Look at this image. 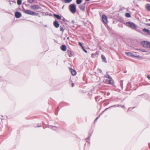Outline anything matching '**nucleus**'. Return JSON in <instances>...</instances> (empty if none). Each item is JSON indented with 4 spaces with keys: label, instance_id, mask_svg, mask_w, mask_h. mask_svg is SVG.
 <instances>
[{
    "label": "nucleus",
    "instance_id": "obj_1",
    "mask_svg": "<svg viewBox=\"0 0 150 150\" xmlns=\"http://www.w3.org/2000/svg\"><path fill=\"white\" fill-rule=\"evenodd\" d=\"M69 9L72 13H74L76 11V5L74 4H70L69 7Z\"/></svg>",
    "mask_w": 150,
    "mask_h": 150
},
{
    "label": "nucleus",
    "instance_id": "obj_2",
    "mask_svg": "<svg viewBox=\"0 0 150 150\" xmlns=\"http://www.w3.org/2000/svg\"><path fill=\"white\" fill-rule=\"evenodd\" d=\"M106 77L108 78V79H106L104 81V82L108 84H113L114 82L112 78L110 77L109 78V76H108V77L106 76Z\"/></svg>",
    "mask_w": 150,
    "mask_h": 150
},
{
    "label": "nucleus",
    "instance_id": "obj_3",
    "mask_svg": "<svg viewBox=\"0 0 150 150\" xmlns=\"http://www.w3.org/2000/svg\"><path fill=\"white\" fill-rule=\"evenodd\" d=\"M127 26L131 28L134 29L136 28V26L132 22H128L126 23Z\"/></svg>",
    "mask_w": 150,
    "mask_h": 150
},
{
    "label": "nucleus",
    "instance_id": "obj_4",
    "mask_svg": "<svg viewBox=\"0 0 150 150\" xmlns=\"http://www.w3.org/2000/svg\"><path fill=\"white\" fill-rule=\"evenodd\" d=\"M25 13L26 14H29L32 16L37 15V14L35 12L28 10L25 11Z\"/></svg>",
    "mask_w": 150,
    "mask_h": 150
},
{
    "label": "nucleus",
    "instance_id": "obj_5",
    "mask_svg": "<svg viewBox=\"0 0 150 150\" xmlns=\"http://www.w3.org/2000/svg\"><path fill=\"white\" fill-rule=\"evenodd\" d=\"M102 21L104 24H107L108 22V18L105 15H102Z\"/></svg>",
    "mask_w": 150,
    "mask_h": 150
},
{
    "label": "nucleus",
    "instance_id": "obj_6",
    "mask_svg": "<svg viewBox=\"0 0 150 150\" xmlns=\"http://www.w3.org/2000/svg\"><path fill=\"white\" fill-rule=\"evenodd\" d=\"M30 8L34 10H37L39 9L40 7L38 5H33L30 6Z\"/></svg>",
    "mask_w": 150,
    "mask_h": 150
},
{
    "label": "nucleus",
    "instance_id": "obj_7",
    "mask_svg": "<svg viewBox=\"0 0 150 150\" xmlns=\"http://www.w3.org/2000/svg\"><path fill=\"white\" fill-rule=\"evenodd\" d=\"M141 44L144 47H148L149 42L146 41H143L141 42Z\"/></svg>",
    "mask_w": 150,
    "mask_h": 150
},
{
    "label": "nucleus",
    "instance_id": "obj_8",
    "mask_svg": "<svg viewBox=\"0 0 150 150\" xmlns=\"http://www.w3.org/2000/svg\"><path fill=\"white\" fill-rule=\"evenodd\" d=\"M126 54L128 56L132 57H139V55H134L132 53L130 52H125Z\"/></svg>",
    "mask_w": 150,
    "mask_h": 150
},
{
    "label": "nucleus",
    "instance_id": "obj_9",
    "mask_svg": "<svg viewBox=\"0 0 150 150\" xmlns=\"http://www.w3.org/2000/svg\"><path fill=\"white\" fill-rule=\"evenodd\" d=\"M67 53L69 57H71L74 56V54L71 51L68 50Z\"/></svg>",
    "mask_w": 150,
    "mask_h": 150
},
{
    "label": "nucleus",
    "instance_id": "obj_10",
    "mask_svg": "<svg viewBox=\"0 0 150 150\" xmlns=\"http://www.w3.org/2000/svg\"><path fill=\"white\" fill-rule=\"evenodd\" d=\"M53 25L56 28H58L59 25L58 22L56 20L54 22H53Z\"/></svg>",
    "mask_w": 150,
    "mask_h": 150
},
{
    "label": "nucleus",
    "instance_id": "obj_11",
    "mask_svg": "<svg viewBox=\"0 0 150 150\" xmlns=\"http://www.w3.org/2000/svg\"><path fill=\"white\" fill-rule=\"evenodd\" d=\"M21 16V13L18 12H16L15 13V16L16 18H20Z\"/></svg>",
    "mask_w": 150,
    "mask_h": 150
},
{
    "label": "nucleus",
    "instance_id": "obj_12",
    "mask_svg": "<svg viewBox=\"0 0 150 150\" xmlns=\"http://www.w3.org/2000/svg\"><path fill=\"white\" fill-rule=\"evenodd\" d=\"M67 47L65 45H63L61 46V50L63 51H65L67 50Z\"/></svg>",
    "mask_w": 150,
    "mask_h": 150
},
{
    "label": "nucleus",
    "instance_id": "obj_13",
    "mask_svg": "<svg viewBox=\"0 0 150 150\" xmlns=\"http://www.w3.org/2000/svg\"><path fill=\"white\" fill-rule=\"evenodd\" d=\"M69 69L73 75H75L76 74V71L75 70L70 68H69Z\"/></svg>",
    "mask_w": 150,
    "mask_h": 150
},
{
    "label": "nucleus",
    "instance_id": "obj_14",
    "mask_svg": "<svg viewBox=\"0 0 150 150\" xmlns=\"http://www.w3.org/2000/svg\"><path fill=\"white\" fill-rule=\"evenodd\" d=\"M79 9L82 10L84 11L85 9V7L84 5H81L79 6Z\"/></svg>",
    "mask_w": 150,
    "mask_h": 150
},
{
    "label": "nucleus",
    "instance_id": "obj_15",
    "mask_svg": "<svg viewBox=\"0 0 150 150\" xmlns=\"http://www.w3.org/2000/svg\"><path fill=\"white\" fill-rule=\"evenodd\" d=\"M146 9L148 11H150V4H146Z\"/></svg>",
    "mask_w": 150,
    "mask_h": 150
},
{
    "label": "nucleus",
    "instance_id": "obj_16",
    "mask_svg": "<svg viewBox=\"0 0 150 150\" xmlns=\"http://www.w3.org/2000/svg\"><path fill=\"white\" fill-rule=\"evenodd\" d=\"M54 16L57 19H60L61 18V16H59V15L56 14H54Z\"/></svg>",
    "mask_w": 150,
    "mask_h": 150
},
{
    "label": "nucleus",
    "instance_id": "obj_17",
    "mask_svg": "<svg viewBox=\"0 0 150 150\" xmlns=\"http://www.w3.org/2000/svg\"><path fill=\"white\" fill-rule=\"evenodd\" d=\"M143 31L146 32L149 34L150 33V30L147 29H146V28H144V29H143Z\"/></svg>",
    "mask_w": 150,
    "mask_h": 150
},
{
    "label": "nucleus",
    "instance_id": "obj_18",
    "mask_svg": "<svg viewBox=\"0 0 150 150\" xmlns=\"http://www.w3.org/2000/svg\"><path fill=\"white\" fill-rule=\"evenodd\" d=\"M101 57L104 62H105L106 61V58L102 54L101 56Z\"/></svg>",
    "mask_w": 150,
    "mask_h": 150
},
{
    "label": "nucleus",
    "instance_id": "obj_19",
    "mask_svg": "<svg viewBox=\"0 0 150 150\" xmlns=\"http://www.w3.org/2000/svg\"><path fill=\"white\" fill-rule=\"evenodd\" d=\"M82 1L81 0H76V3L77 4H80L81 3Z\"/></svg>",
    "mask_w": 150,
    "mask_h": 150
},
{
    "label": "nucleus",
    "instance_id": "obj_20",
    "mask_svg": "<svg viewBox=\"0 0 150 150\" xmlns=\"http://www.w3.org/2000/svg\"><path fill=\"white\" fill-rule=\"evenodd\" d=\"M125 16L127 17H130V14L128 13H126L125 14Z\"/></svg>",
    "mask_w": 150,
    "mask_h": 150
},
{
    "label": "nucleus",
    "instance_id": "obj_21",
    "mask_svg": "<svg viewBox=\"0 0 150 150\" xmlns=\"http://www.w3.org/2000/svg\"><path fill=\"white\" fill-rule=\"evenodd\" d=\"M17 3L18 5H21L22 4V1L21 0H18Z\"/></svg>",
    "mask_w": 150,
    "mask_h": 150
},
{
    "label": "nucleus",
    "instance_id": "obj_22",
    "mask_svg": "<svg viewBox=\"0 0 150 150\" xmlns=\"http://www.w3.org/2000/svg\"><path fill=\"white\" fill-rule=\"evenodd\" d=\"M72 0H64V1L65 3H69Z\"/></svg>",
    "mask_w": 150,
    "mask_h": 150
},
{
    "label": "nucleus",
    "instance_id": "obj_23",
    "mask_svg": "<svg viewBox=\"0 0 150 150\" xmlns=\"http://www.w3.org/2000/svg\"><path fill=\"white\" fill-rule=\"evenodd\" d=\"M34 0H28V2L31 4L32 3L34 2Z\"/></svg>",
    "mask_w": 150,
    "mask_h": 150
},
{
    "label": "nucleus",
    "instance_id": "obj_24",
    "mask_svg": "<svg viewBox=\"0 0 150 150\" xmlns=\"http://www.w3.org/2000/svg\"><path fill=\"white\" fill-rule=\"evenodd\" d=\"M83 50L86 53H87V51L85 50L84 48V47H81Z\"/></svg>",
    "mask_w": 150,
    "mask_h": 150
},
{
    "label": "nucleus",
    "instance_id": "obj_25",
    "mask_svg": "<svg viewBox=\"0 0 150 150\" xmlns=\"http://www.w3.org/2000/svg\"><path fill=\"white\" fill-rule=\"evenodd\" d=\"M60 30L62 31H64V29L61 26L60 27Z\"/></svg>",
    "mask_w": 150,
    "mask_h": 150
},
{
    "label": "nucleus",
    "instance_id": "obj_26",
    "mask_svg": "<svg viewBox=\"0 0 150 150\" xmlns=\"http://www.w3.org/2000/svg\"><path fill=\"white\" fill-rule=\"evenodd\" d=\"M79 45L81 47H83L81 42H79Z\"/></svg>",
    "mask_w": 150,
    "mask_h": 150
},
{
    "label": "nucleus",
    "instance_id": "obj_27",
    "mask_svg": "<svg viewBox=\"0 0 150 150\" xmlns=\"http://www.w3.org/2000/svg\"><path fill=\"white\" fill-rule=\"evenodd\" d=\"M147 78L149 79H150V75H148L147 76Z\"/></svg>",
    "mask_w": 150,
    "mask_h": 150
},
{
    "label": "nucleus",
    "instance_id": "obj_28",
    "mask_svg": "<svg viewBox=\"0 0 150 150\" xmlns=\"http://www.w3.org/2000/svg\"><path fill=\"white\" fill-rule=\"evenodd\" d=\"M74 83H72V87H74Z\"/></svg>",
    "mask_w": 150,
    "mask_h": 150
},
{
    "label": "nucleus",
    "instance_id": "obj_29",
    "mask_svg": "<svg viewBox=\"0 0 150 150\" xmlns=\"http://www.w3.org/2000/svg\"><path fill=\"white\" fill-rule=\"evenodd\" d=\"M148 47L150 48V42H149Z\"/></svg>",
    "mask_w": 150,
    "mask_h": 150
},
{
    "label": "nucleus",
    "instance_id": "obj_30",
    "mask_svg": "<svg viewBox=\"0 0 150 150\" xmlns=\"http://www.w3.org/2000/svg\"><path fill=\"white\" fill-rule=\"evenodd\" d=\"M142 51L143 52H145V50H142Z\"/></svg>",
    "mask_w": 150,
    "mask_h": 150
},
{
    "label": "nucleus",
    "instance_id": "obj_31",
    "mask_svg": "<svg viewBox=\"0 0 150 150\" xmlns=\"http://www.w3.org/2000/svg\"><path fill=\"white\" fill-rule=\"evenodd\" d=\"M86 1H89L90 0H85Z\"/></svg>",
    "mask_w": 150,
    "mask_h": 150
},
{
    "label": "nucleus",
    "instance_id": "obj_32",
    "mask_svg": "<svg viewBox=\"0 0 150 150\" xmlns=\"http://www.w3.org/2000/svg\"><path fill=\"white\" fill-rule=\"evenodd\" d=\"M99 96H97L96 97V98H98L99 97Z\"/></svg>",
    "mask_w": 150,
    "mask_h": 150
},
{
    "label": "nucleus",
    "instance_id": "obj_33",
    "mask_svg": "<svg viewBox=\"0 0 150 150\" xmlns=\"http://www.w3.org/2000/svg\"><path fill=\"white\" fill-rule=\"evenodd\" d=\"M149 21H150V19L149 20Z\"/></svg>",
    "mask_w": 150,
    "mask_h": 150
},
{
    "label": "nucleus",
    "instance_id": "obj_34",
    "mask_svg": "<svg viewBox=\"0 0 150 150\" xmlns=\"http://www.w3.org/2000/svg\"><path fill=\"white\" fill-rule=\"evenodd\" d=\"M149 25H150V24Z\"/></svg>",
    "mask_w": 150,
    "mask_h": 150
}]
</instances>
